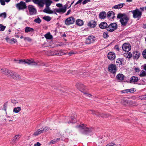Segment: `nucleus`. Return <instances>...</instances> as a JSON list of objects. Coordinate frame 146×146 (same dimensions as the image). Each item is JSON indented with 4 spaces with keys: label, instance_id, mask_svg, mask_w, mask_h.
I'll use <instances>...</instances> for the list:
<instances>
[{
    "label": "nucleus",
    "instance_id": "obj_1",
    "mask_svg": "<svg viewBox=\"0 0 146 146\" xmlns=\"http://www.w3.org/2000/svg\"><path fill=\"white\" fill-rule=\"evenodd\" d=\"M87 125L82 124L79 125L77 127L79 128L80 132L82 134L89 135L93 130L92 127L88 128Z\"/></svg>",
    "mask_w": 146,
    "mask_h": 146
},
{
    "label": "nucleus",
    "instance_id": "obj_2",
    "mask_svg": "<svg viewBox=\"0 0 146 146\" xmlns=\"http://www.w3.org/2000/svg\"><path fill=\"white\" fill-rule=\"evenodd\" d=\"M117 18L120 19V21L123 26H125L129 20V18L125 13H119L117 15Z\"/></svg>",
    "mask_w": 146,
    "mask_h": 146
},
{
    "label": "nucleus",
    "instance_id": "obj_3",
    "mask_svg": "<svg viewBox=\"0 0 146 146\" xmlns=\"http://www.w3.org/2000/svg\"><path fill=\"white\" fill-rule=\"evenodd\" d=\"M132 13L133 14V17L135 19L138 18L139 20L141 17L142 12L138 9L136 8L135 10L129 12V13Z\"/></svg>",
    "mask_w": 146,
    "mask_h": 146
},
{
    "label": "nucleus",
    "instance_id": "obj_4",
    "mask_svg": "<svg viewBox=\"0 0 146 146\" xmlns=\"http://www.w3.org/2000/svg\"><path fill=\"white\" fill-rule=\"evenodd\" d=\"M18 63L19 64H27L29 65H32L35 66L38 65L37 62V61L34 62L33 60H20L19 62Z\"/></svg>",
    "mask_w": 146,
    "mask_h": 146
},
{
    "label": "nucleus",
    "instance_id": "obj_5",
    "mask_svg": "<svg viewBox=\"0 0 146 146\" xmlns=\"http://www.w3.org/2000/svg\"><path fill=\"white\" fill-rule=\"evenodd\" d=\"M88 112L92 113L93 114H95L97 116L101 117H108L110 116V115L109 114L101 113L98 111H95L94 110H89Z\"/></svg>",
    "mask_w": 146,
    "mask_h": 146
},
{
    "label": "nucleus",
    "instance_id": "obj_6",
    "mask_svg": "<svg viewBox=\"0 0 146 146\" xmlns=\"http://www.w3.org/2000/svg\"><path fill=\"white\" fill-rule=\"evenodd\" d=\"M41 1L40 3V4H41L42 5L40 6L39 5L38 7H42L44 4H45L46 7H49L51 4L52 3V1L51 0H41Z\"/></svg>",
    "mask_w": 146,
    "mask_h": 146
},
{
    "label": "nucleus",
    "instance_id": "obj_7",
    "mask_svg": "<svg viewBox=\"0 0 146 146\" xmlns=\"http://www.w3.org/2000/svg\"><path fill=\"white\" fill-rule=\"evenodd\" d=\"M16 7L19 10H24L27 8L25 3L22 1H21L20 3L17 4Z\"/></svg>",
    "mask_w": 146,
    "mask_h": 146
},
{
    "label": "nucleus",
    "instance_id": "obj_8",
    "mask_svg": "<svg viewBox=\"0 0 146 146\" xmlns=\"http://www.w3.org/2000/svg\"><path fill=\"white\" fill-rule=\"evenodd\" d=\"M108 70L110 72L114 74L115 75L117 71L116 65L113 64L109 65L108 66Z\"/></svg>",
    "mask_w": 146,
    "mask_h": 146
},
{
    "label": "nucleus",
    "instance_id": "obj_9",
    "mask_svg": "<svg viewBox=\"0 0 146 146\" xmlns=\"http://www.w3.org/2000/svg\"><path fill=\"white\" fill-rule=\"evenodd\" d=\"M117 25L116 23H111L107 28V30L109 32H113L116 29Z\"/></svg>",
    "mask_w": 146,
    "mask_h": 146
},
{
    "label": "nucleus",
    "instance_id": "obj_10",
    "mask_svg": "<svg viewBox=\"0 0 146 146\" xmlns=\"http://www.w3.org/2000/svg\"><path fill=\"white\" fill-rule=\"evenodd\" d=\"M48 129L47 127H42L41 129H38L37 131L35 132L33 134V135L35 136H37L44 131H46Z\"/></svg>",
    "mask_w": 146,
    "mask_h": 146
},
{
    "label": "nucleus",
    "instance_id": "obj_11",
    "mask_svg": "<svg viewBox=\"0 0 146 146\" xmlns=\"http://www.w3.org/2000/svg\"><path fill=\"white\" fill-rule=\"evenodd\" d=\"M75 20V19L74 17H71L66 19L65 21V23L66 25L72 24L74 23Z\"/></svg>",
    "mask_w": 146,
    "mask_h": 146
},
{
    "label": "nucleus",
    "instance_id": "obj_12",
    "mask_svg": "<svg viewBox=\"0 0 146 146\" xmlns=\"http://www.w3.org/2000/svg\"><path fill=\"white\" fill-rule=\"evenodd\" d=\"M95 37L92 35L89 36L86 39L85 43L86 44H90L94 42L95 39Z\"/></svg>",
    "mask_w": 146,
    "mask_h": 146
},
{
    "label": "nucleus",
    "instance_id": "obj_13",
    "mask_svg": "<svg viewBox=\"0 0 146 146\" xmlns=\"http://www.w3.org/2000/svg\"><path fill=\"white\" fill-rule=\"evenodd\" d=\"M28 9L30 14L31 15H33L36 13V10L33 6L32 5H29Z\"/></svg>",
    "mask_w": 146,
    "mask_h": 146
},
{
    "label": "nucleus",
    "instance_id": "obj_14",
    "mask_svg": "<svg viewBox=\"0 0 146 146\" xmlns=\"http://www.w3.org/2000/svg\"><path fill=\"white\" fill-rule=\"evenodd\" d=\"M66 6L64 5L63 7L61 8H56V11L58 13L60 14H63L66 12Z\"/></svg>",
    "mask_w": 146,
    "mask_h": 146
},
{
    "label": "nucleus",
    "instance_id": "obj_15",
    "mask_svg": "<svg viewBox=\"0 0 146 146\" xmlns=\"http://www.w3.org/2000/svg\"><path fill=\"white\" fill-rule=\"evenodd\" d=\"M122 49L124 51L128 52L131 49V46L128 44L125 43L122 46Z\"/></svg>",
    "mask_w": 146,
    "mask_h": 146
},
{
    "label": "nucleus",
    "instance_id": "obj_16",
    "mask_svg": "<svg viewBox=\"0 0 146 146\" xmlns=\"http://www.w3.org/2000/svg\"><path fill=\"white\" fill-rule=\"evenodd\" d=\"M11 72L12 73H11L10 76H11L13 78L16 80L21 79V77L19 75L12 71Z\"/></svg>",
    "mask_w": 146,
    "mask_h": 146
},
{
    "label": "nucleus",
    "instance_id": "obj_17",
    "mask_svg": "<svg viewBox=\"0 0 146 146\" xmlns=\"http://www.w3.org/2000/svg\"><path fill=\"white\" fill-rule=\"evenodd\" d=\"M67 52L64 50H61L58 51H55L54 52L55 55H63L64 54H66Z\"/></svg>",
    "mask_w": 146,
    "mask_h": 146
},
{
    "label": "nucleus",
    "instance_id": "obj_18",
    "mask_svg": "<svg viewBox=\"0 0 146 146\" xmlns=\"http://www.w3.org/2000/svg\"><path fill=\"white\" fill-rule=\"evenodd\" d=\"M1 70V72L3 73L8 76H10L11 73H12L11 72L12 70H9L6 68H3Z\"/></svg>",
    "mask_w": 146,
    "mask_h": 146
},
{
    "label": "nucleus",
    "instance_id": "obj_19",
    "mask_svg": "<svg viewBox=\"0 0 146 146\" xmlns=\"http://www.w3.org/2000/svg\"><path fill=\"white\" fill-rule=\"evenodd\" d=\"M76 86L77 88L82 90H80L81 92L84 93L85 94H87L86 93V92L85 91H84V90H85L84 88L85 87L84 85L82 84L78 83L76 84Z\"/></svg>",
    "mask_w": 146,
    "mask_h": 146
},
{
    "label": "nucleus",
    "instance_id": "obj_20",
    "mask_svg": "<svg viewBox=\"0 0 146 146\" xmlns=\"http://www.w3.org/2000/svg\"><path fill=\"white\" fill-rule=\"evenodd\" d=\"M88 26L91 28H94L97 25V22L94 20L91 21L88 23Z\"/></svg>",
    "mask_w": 146,
    "mask_h": 146
},
{
    "label": "nucleus",
    "instance_id": "obj_21",
    "mask_svg": "<svg viewBox=\"0 0 146 146\" xmlns=\"http://www.w3.org/2000/svg\"><path fill=\"white\" fill-rule=\"evenodd\" d=\"M115 54L113 52H110L108 54V57L111 60H113L115 58Z\"/></svg>",
    "mask_w": 146,
    "mask_h": 146
},
{
    "label": "nucleus",
    "instance_id": "obj_22",
    "mask_svg": "<svg viewBox=\"0 0 146 146\" xmlns=\"http://www.w3.org/2000/svg\"><path fill=\"white\" fill-rule=\"evenodd\" d=\"M99 27L101 29H104L108 27L107 23L105 22L101 23L99 25Z\"/></svg>",
    "mask_w": 146,
    "mask_h": 146
},
{
    "label": "nucleus",
    "instance_id": "obj_23",
    "mask_svg": "<svg viewBox=\"0 0 146 146\" xmlns=\"http://www.w3.org/2000/svg\"><path fill=\"white\" fill-rule=\"evenodd\" d=\"M125 5V3H120L113 6L112 7V8L114 9H119L123 7V6Z\"/></svg>",
    "mask_w": 146,
    "mask_h": 146
},
{
    "label": "nucleus",
    "instance_id": "obj_24",
    "mask_svg": "<svg viewBox=\"0 0 146 146\" xmlns=\"http://www.w3.org/2000/svg\"><path fill=\"white\" fill-rule=\"evenodd\" d=\"M140 55V53L137 51H135L133 52V59H138Z\"/></svg>",
    "mask_w": 146,
    "mask_h": 146
},
{
    "label": "nucleus",
    "instance_id": "obj_25",
    "mask_svg": "<svg viewBox=\"0 0 146 146\" xmlns=\"http://www.w3.org/2000/svg\"><path fill=\"white\" fill-rule=\"evenodd\" d=\"M138 80V78L137 77L133 76L131 77L129 81L130 83H135L137 82Z\"/></svg>",
    "mask_w": 146,
    "mask_h": 146
},
{
    "label": "nucleus",
    "instance_id": "obj_26",
    "mask_svg": "<svg viewBox=\"0 0 146 146\" xmlns=\"http://www.w3.org/2000/svg\"><path fill=\"white\" fill-rule=\"evenodd\" d=\"M124 76L122 74H119L116 77L118 80L122 81L124 80Z\"/></svg>",
    "mask_w": 146,
    "mask_h": 146
},
{
    "label": "nucleus",
    "instance_id": "obj_27",
    "mask_svg": "<svg viewBox=\"0 0 146 146\" xmlns=\"http://www.w3.org/2000/svg\"><path fill=\"white\" fill-rule=\"evenodd\" d=\"M21 136L20 134H18L17 135H16L14 137L12 140V141L13 143H15L17 141H18Z\"/></svg>",
    "mask_w": 146,
    "mask_h": 146
},
{
    "label": "nucleus",
    "instance_id": "obj_28",
    "mask_svg": "<svg viewBox=\"0 0 146 146\" xmlns=\"http://www.w3.org/2000/svg\"><path fill=\"white\" fill-rule=\"evenodd\" d=\"M43 11L44 13H47L51 14H52L53 12L52 11V10L50 9V8L48 7H46L43 10Z\"/></svg>",
    "mask_w": 146,
    "mask_h": 146
},
{
    "label": "nucleus",
    "instance_id": "obj_29",
    "mask_svg": "<svg viewBox=\"0 0 146 146\" xmlns=\"http://www.w3.org/2000/svg\"><path fill=\"white\" fill-rule=\"evenodd\" d=\"M115 14L112 11H110L107 13V17H111L112 18L114 17V15Z\"/></svg>",
    "mask_w": 146,
    "mask_h": 146
},
{
    "label": "nucleus",
    "instance_id": "obj_30",
    "mask_svg": "<svg viewBox=\"0 0 146 146\" xmlns=\"http://www.w3.org/2000/svg\"><path fill=\"white\" fill-rule=\"evenodd\" d=\"M34 29L31 27H26L25 28V32L26 33L32 32L33 31Z\"/></svg>",
    "mask_w": 146,
    "mask_h": 146
},
{
    "label": "nucleus",
    "instance_id": "obj_31",
    "mask_svg": "<svg viewBox=\"0 0 146 146\" xmlns=\"http://www.w3.org/2000/svg\"><path fill=\"white\" fill-rule=\"evenodd\" d=\"M106 13L104 11L101 12L99 14V17L101 19H104L106 17Z\"/></svg>",
    "mask_w": 146,
    "mask_h": 146
},
{
    "label": "nucleus",
    "instance_id": "obj_32",
    "mask_svg": "<svg viewBox=\"0 0 146 146\" xmlns=\"http://www.w3.org/2000/svg\"><path fill=\"white\" fill-rule=\"evenodd\" d=\"M77 115L76 114H74L73 115H72L71 116V119L72 122L70 121V123H74L76 121V118Z\"/></svg>",
    "mask_w": 146,
    "mask_h": 146
},
{
    "label": "nucleus",
    "instance_id": "obj_33",
    "mask_svg": "<svg viewBox=\"0 0 146 146\" xmlns=\"http://www.w3.org/2000/svg\"><path fill=\"white\" fill-rule=\"evenodd\" d=\"M76 23L78 26H81L83 24L84 22L82 20L78 19L76 20Z\"/></svg>",
    "mask_w": 146,
    "mask_h": 146
},
{
    "label": "nucleus",
    "instance_id": "obj_34",
    "mask_svg": "<svg viewBox=\"0 0 146 146\" xmlns=\"http://www.w3.org/2000/svg\"><path fill=\"white\" fill-rule=\"evenodd\" d=\"M21 110V108L20 107H17L14 108L13 112L15 113H19Z\"/></svg>",
    "mask_w": 146,
    "mask_h": 146
},
{
    "label": "nucleus",
    "instance_id": "obj_35",
    "mask_svg": "<svg viewBox=\"0 0 146 146\" xmlns=\"http://www.w3.org/2000/svg\"><path fill=\"white\" fill-rule=\"evenodd\" d=\"M60 140V138H57L54 139L50 141V142L49 143L50 144H54L56 143L57 142L59 141Z\"/></svg>",
    "mask_w": 146,
    "mask_h": 146
},
{
    "label": "nucleus",
    "instance_id": "obj_36",
    "mask_svg": "<svg viewBox=\"0 0 146 146\" xmlns=\"http://www.w3.org/2000/svg\"><path fill=\"white\" fill-rule=\"evenodd\" d=\"M116 63H118L117 65H120L122 64V59L121 58H118L117 59L116 62Z\"/></svg>",
    "mask_w": 146,
    "mask_h": 146
},
{
    "label": "nucleus",
    "instance_id": "obj_37",
    "mask_svg": "<svg viewBox=\"0 0 146 146\" xmlns=\"http://www.w3.org/2000/svg\"><path fill=\"white\" fill-rule=\"evenodd\" d=\"M33 1L35 4L38 5V6L39 5H42L41 4H40L41 1V0H33Z\"/></svg>",
    "mask_w": 146,
    "mask_h": 146
},
{
    "label": "nucleus",
    "instance_id": "obj_38",
    "mask_svg": "<svg viewBox=\"0 0 146 146\" xmlns=\"http://www.w3.org/2000/svg\"><path fill=\"white\" fill-rule=\"evenodd\" d=\"M45 37L46 39H50L52 37V36L50 34V33L46 34L45 35Z\"/></svg>",
    "mask_w": 146,
    "mask_h": 146
},
{
    "label": "nucleus",
    "instance_id": "obj_39",
    "mask_svg": "<svg viewBox=\"0 0 146 146\" xmlns=\"http://www.w3.org/2000/svg\"><path fill=\"white\" fill-rule=\"evenodd\" d=\"M125 55H127V56L126 57L130 58H131L132 54L130 52H127V53H125L124 54V56H125Z\"/></svg>",
    "mask_w": 146,
    "mask_h": 146
},
{
    "label": "nucleus",
    "instance_id": "obj_40",
    "mask_svg": "<svg viewBox=\"0 0 146 146\" xmlns=\"http://www.w3.org/2000/svg\"><path fill=\"white\" fill-rule=\"evenodd\" d=\"M43 19L47 21H49L51 20V18L48 16H44L43 17Z\"/></svg>",
    "mask_w": 146,
    "mask_h": 146
},
{
    "label": "nucleus",
    "instance_id": "obj_41",
    "mask_svg": "<svg viewBox=\"0 0 146 146\" xmlns=\"http://www.w3.org/2000/svg\"><path fill=\"white\" fill-rule=\"evenodd\" d=\"M34 21L36 23L40 24L41 22V20L39 17H38L34 20Z\"/></svg>",
    "mask_w": 146,
    "mask_h": 146
},
{
    "label": "nucleus",
    "instance_id": "obj_42",
    "mask_svg": "<svg viewBox=\"0 0 146 146\" xmlns=\"http://www.w3.org/2000/svg\"><path fill=\"white\" fill-rule=\"evenodd\" d=\"M146 76V72L144 70H142L141 72V73L140 74V76L141 77H143L145 76Z\"/></svg>",
    "mask_w": 146,
    "mask_h": 146
},
{
    "label": "nucleus",
    "instance_id": "obj_43",
    "mask_svg": "<svg viewBox=\"0 0 146 146\" xmlns=\"http://www.w3.org/2000/svg\"><path fill=\"white\" fill-rule=\"evenodd\" d=\"M6 27L2 24H0V31H3L4 30Z\"/></svg>",
    "mask_w": 146,
    "mask_h": 146
},
{
    "label": "nucleus",
    "instance_id": "obj_44",
    "mask_svg": "<svg viewBox=\"0 0 146 146\" xmlns=\"http://www.w3.org/2000/svg\"><path fill=\"white\" fill-rule=\"evenodd\" d=\"M7 14L6 13L4 12L0 14V17H3L4 18L6 17Z\"/></svg>",
    "mask_w": 146,
    "mask_h": 146
},
{
    "label": "nucleus",
    "instance_id": "obj_45",
    "mask_svg": "<svg viewBox=\"0 0 146 146\" xmlns=\"http://www.w3.org/2000/svg\"><path fill=\"white\" fill-rule=\"evenodd\" d=\"M142 54L143 57L146 59V49L143 51Z\"/></svg>",
    "mask_w": 146,
    "mask_h": 146
},
{
    "label": "nucleus",
    "instance_id": "obj_46",
    "mask_svg": "<svg viewBox=\"0 0 146 146\" xmlns=\"http://www.w3.org/2000/svg\"><path fill=\"white\" fill-rule=\"evenodd\" d=\"M103 37L105 38H107L108 36L109 35H108V32H104V33L103 34Z\"/></svg>",
    "mask_w": 146,
    "mask_h": 146
},
{
    "label": "nucleus",
    "instance_id": "obj_47",
    "mask_svg": "<svg viewBox=\"0 0 146 146\" xmlns=\"http://www.w3.org/2000/svg\"><path fill=\"white\" fill-rule=\"evenodd\" d=\"M25 40H27L29 42H31L32 41V39L29 37H25L24 38Z\"/></svg>",
    "mask_w": 146,
    "mask_h": 146
},
{
    "label": "nucleus",
    "instance_id": "obj_48",
    "mask_svg": "<svg viewBox=\"0 0 146 146\" xmlns=\"http://www.w3.org/2000/svg\"><path fill=\"white\" fill-rule=\"evenodd\" d=\"M0 2L1 5H5V3L4 0H0Z\"/></svg>",
    "mask_w": 146,
    "mask_h": 146
},
{
    "label": "nucleus",
    "instance_id": "obj_49",
    "mask_svg": "<svg viewBox=\"0 0 146 146\" xmlns=\"http://www.w3.org/2000/svg\"><path fill=\"white\" fill-rule=\"evenodd\" d=\"M90 0H85L82 2V4L83 5H85L88 2H90Z\"/></svg>",
    "mask_w": 146,
    "mask_h": 146
},
{
    "label": "nucleus",
    "instance_id": "obj_50",
    "mask_svg": "<svg viewBox=\"0 0 146 146\" xmlns=\"http://www.w3.org/2000/svg\"><path fill=\"white\" fill-rule=\"evenodd\" d=\"M56 5L57 7L60 8L62 7V4L61 3H57L56 4Z\"/></svg>",
    "mask_w": 146,
    "mask_h": 146
},
{
    "label": "nucleus",
    "instance_id": "obj_51",
    "mask_svg": "<svg viewBox=\"0 0 146 146\" xmlns=\"http://www.w3.org/2000/svg\"><path fill=\"white\" fill-rule=\"evenodd\" d=\"M115 144L113 143H110L107 144L106 146H113Z\"/></svg>",
    "mask_w": 146,
    "mask_h": 146
},
{
    "label": "nucleus",
    "instance_id": "obj_52",
    "mask_svg": "<svg viewBox=\"0 0 146 146\" xmlns=\"http://www.w3.org/2000/svg\"><path fill=\"white\" fill-rule=\"evenodd\" d=\"M6 40L9 43L11 42V39H10L9 38H6Z\"/></svg>",
    "mask_w": 146,
    "mask_h": 146
},
{
    "label": "nucleus",
    "instance_id": "obj_53",
    "mask_svg": "<svg viewBox=\"0 0 146 146\" xmlns=\"http://www.w3.org/2000/svg\"><path fill=\"white\" fill-rule=\"evenodd\" d=\"M37 63H39L42 64L43 65V66H46L45 65V64H44V63L42 62L41 61H37Z\"/></svg>",
    "mask_w": 146,
    "mask_h": 146
},
{
    "label": "nucleus",
    "instance_id": "obj_54",
    "mask_svg": "<svg viewBox=\"0 0 146 146\" xmlns=\"http://www.w3.org/2000/svg\"><path fill=\"white\" fill-rule=\"evenodd\" d=\"M52 9L53 10H52V11L53 12L52 14L54 13L56 15H57L56 12H57L56 11V9Z\"/></svg>",
    "mask_w": 146,
    "mask_h": 146
},
{
    "label": "nucleus",
    "instance_id": "obj_55",
    "mask_svg": "<svg viewBox=\"0 0 146 146\" xmlns=\"http://www.w3.org/2000/svg\"><path fill=\"white\" fill-rule=\"evenodd\" d=\"M139 98L141 100H145L143 95L141 96H139Z\"/></svg>",
    "mask_w": 146,
    "mask_h": 146
},
{
    "label": "nucleus",
    "instance_id": "obj_56",
    "mask_svg": "<svg viewBox=\"0 0 146 146\" xmlns=\"http://www.w3.org/2000/svg\"><path fill=\"white\" fill-rule=\"evenodd\" d=\"M11 102L14 104H16L17 102V101L13 99L11 100Z\"/></svg>",
    "mask_w": 146,
    "mask_h": 146
},
{
    "label": "nucleus",
    "instance_id": "obj_57",
    "mask_svg": "<svg viewBox=\"0 0 146 146\" xmlns=\"http://www.w3.org/2000/svg\"><path fill=\"white\" fill-rule=\"evenodd\" d=\"M81 2L79 0H78L75 4V6L76 5L79 4L80 5L81 3Z\"/></svg>",
    "mask_w": 146,
    "mask_h": 146
},
{
    "label": "nucleus",
    "instance_id": "obj_58",
    "mask_svg": "<svg viewBox=\"0 0 146 146\" xmlns=\"http://www.w3.org/2000/svg\"><path fill=\"white\" fill-rule=\"evenodd\" d=\"M13 42L14 43H15L17 42V40L16 39L13 38L11 39V42Z\"/></svg>",
    "mask_w": 146,
    "mask_h": 146
},
{
    "label": "nucleus",
    "instance_id": "obj_59",
    "mask_svg": "<svg viewBox=\"0 0 146 146\" xmlns=\"http://www.w3.org/2000/svg\"><path fill=\"white\" fill-rule=\"evenodd\" d=\"M4 110L6 111V108H7V104H5L4 105Z\"/></svg>",
    "mask_w": 146,
    "mask_h": 146
},
{
    "label": "nucleus",
    "instance_id": "obj_60",
    "mask_svg": "<svg viewBox=\"0 0 146 146\" xmlns=\"http://www.w3.org/2000/svg\"><path fill=\"white\" fill-rule=\"evenodd\" d=\"M135 71L136 72H138L140 71V70L139 68H135Z\"/></svg>",
    "mask_w": 146,
    "mask_h": 146
},
{
    "label": "nucleus",
    "instance_id": "obj_61",
    "mask_svg": "<svg viewBox=\"0 0 146 146\" xmlns=\"http://www.w3.org/2000/svg\"><path fill=\"white\" fill-rule=\"evenodd\" d=\"M70 12H71V10L70 9L69 10L67 11V12L66 13V15H69V14L70 13Z\"/></svg>",
    "mask_w": 146,
    "mask_h": 146
},
{
    "label": "nucleus",
    "instance_id": "obj_62",
    "mask_svg": "<svg viewBox=\"0 0 146 146\" xmlns=\"http://www.w3.org/2000/svg\"><path fill=\"white\" fill-rule=\"evenodd\" d=\"M35 146H40V144L39 142H37L36 144L35 145Z\"/></svg>",
    "mask_w": 146,
    "mask_h": 146
},
{
    "label": "nucleus",
    "instance_id": "obj_63",
    "mask_svg": "<svg viewBox=\"0 0 146 146\" xmlns=\"http://www.w3.org/2000/svg\"><path fill=\"white\" fill-rule=\"evenodd\" d=\"M115 48L116 49L118 50V51H119V48L118 46L117 45H116L115 46Z\"/></svg>",
    "mask_w": 146,
    "mask_h": 146
},
{
    "label": "nucleus",
    "instance_id": "obj_64",
    "mask_svg": "<svg viewBox=\"0 0 146 146\" xmlns=\"http://www.w3.org/2000/svg\"><path fill=\"white\" fill-rule=\"evenodd\" d=\"M129 92L131 93H133L134 92V90L133 89H129Z\"/></svg>",
    "mask_w": 146,
    "mask_h": 146
}]
</instances>
